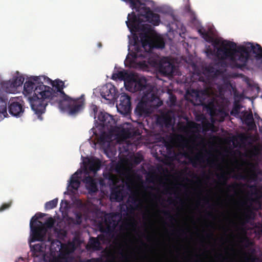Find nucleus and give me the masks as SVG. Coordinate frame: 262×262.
Instances as JSON below:
<instances>
[{"label": "nucleus", "mask_w": 262, "mask_h": 262, "mask_svg": "<svg viewBox=\"0 0 262 262\" xmlns=\"http://www.w3.org/2000/svg\"><path fill=\"white\" fill-rule=\"evenodd\" d=\"M46 81H49L53 88L40 84L36 86L34 96L29 98V103L32 110L40 120H42L41 115L45 112L46 107L49 102H57L59 108L67 112L71 115L75 114L83 108L84 100L83 96L76 99H73L63 91L65 87L63 81L60 79L52 81L46 77Z\"/></svg>", "instance_id": "1"}, {"label": "nucleus", "mask_w": 262, "mask_h": 262, "mask_svg": "<svg viewBox=\"0 0 262 262\" xmlns=\"http://www.w3.org/2000/svg\"><path fill=\"white\" fill-rule=\"evenodd\" d=\"M236 44L233 42H223L216 49V56L221 59H228L233 68L242 69V63L239 57L241 53L239 52L238 47L235 49Z\"/></svg>", "instance_id": "2"}, {"label": "nucleus", "mask_w": 262, "mask_h": 262, "mask_svg": "<svg viewBox=\"0 0 262 262\" xmlns=\"http://www.w3.org/2000/svg\"><path fill=\"white\" fill-rule=\"evenodd\" d=\"M159 100V98L155 93L144 94L135 108V116L138 119L149 116L151 113V106L154 105L153 103Z\"/></svg>", "instance_id": "3"}, {"label": "nucleus", "mask_w": 262, "mask_h": 262, "mask_svg": "<svg viewBox=\"0 0 262 262\" xmlns=\"http://www.w3.org/2000/svg\"><path fill=\"white\" fill-rule=\"evenodd\" d=\"M46 215V214L45 213L37 212L31 219L30 222L31 242H34L35 241L43 242L45 241L47 230L43 225L42 222L38 221V220L42 218Z\"/></svg>", "instance_id": "4"}, {"label": "nucleus", "mask_w": 262, "mask_h": 262, "mask_svg": "<svg viewBox=\"0 0 262 262\" xmlns=\"http://www.w3.org/2000/svg\"><path fill=\"white\" fill-rule=\"evenodd\" d=\"M142 48L146 52H151L154 49H163L165 41L160 34H140Z\"/></svg>", "instance_id": "5"}, {"label": "nucleus", "mask_w": 262, "mask_h": 262, "mask_svg": "<svg viewBox=\"0 0 262 262\" xmlns=\"http://www.w3.org/2000/svg\"><path fill=\"white\" fill-rule=\"evenodd\" d=\"M189 1V0H188ZM185 13L190 17L189 25L196 29L198 33H216V29L213 24L208 23L205 26H203L200 21L197 19L195 12L191 9L189 2L184 8Z\"/></svg>", "instance_id": "6"}, {"label": "nucleus", "mask_w": 262, "mask_h": 262, "mask_svg": "<svg viewBox=\"0 0 262 262\" xmlns=\"http://www.w3.org/2000/svg\"><path fill=\"white\" fill-rule=\"evenodd\" d=\"M238 51L241 53L240 60L242 61V67H245L247 62L252 53L258 59H262V48L258 45H254L251 42H248L245 45L238 47Z\"/></svg>", "instance_id": "7"}, {"label": "nucleus", "mask_w": 262, "mask_h": 262, "mask_svg": "<svg viewBox=\"0 0 262 262\" xmlns=\"http://www.w3.org/2000/svg\"><path fill=\"white\" fill-rule=\"evenodd\" d=\"M25 78L22 75L14 77L12 80L3 81L0 83V92L15 94L17 88L23 84Z\"/></svg>", "instance_id": "8"}, {"label": "nucleus", "mask_w": 262, "mask_h": 262, "mask_svg": "<svg viewBox=\"0 0 262 262\" xmlns=\"http://www.w3.org/2000/svg\"><path fill=\"white\" fill-rule=\"evenodd\" d=\"M127 87L133 89L134 91H142L143 95L145 94L154 93L153 87L151 85L147 83L146 79L144 77L136 78L134 76L133 79L129 81Z\"/></svg>", "instance_id": "9"}, {"label": "nucleus", "mask_w": 262, "mask_h": 262, "mask_svg": "<svg viewBox=\"0 0 262 262\" xmlns=\"http://www.w3.org/2000/svg\"><path fill=\"white\" fill-rule=\"evenodd\" d=\"M46 79L45 76H31L26 81L24 85L23 94L27 96L31 94L33 92H34L32 96L28 97L29 101V98L34 96V91L36 86L40 84H43V81L46 82Z\"/></svg>", "instance_id": "10"}, {"label": "nucleus", "mask_w": 262, "mask_h": 262, "mask_svg": "<svg viewBox=\"0 0 262 262\" xmlns=\"http://www.w3.org/2000/svg\"><path fill=\"white\" fill-rule=\"evenodd\" d=\"M117 225L118 222L114 214H106L104 215V224H100L99 226V231L110 236L113 234Z\"/></svg>", "instance_id": "11"}, {"label": "nucleus", "mask_w": 262, "mask_h": 262, "mask_svg": "<svg viewBox=\"0 0 262 262\" xmlns=\"http://www.w3.org/2000/svg\"><path fill=\"white\" fill-rule=\"evenodd\" d=\"M160 73L164 75H171L173 73L174 66L168 57H163L158 62H155Z\"/></svg>", "instance_id": "12"}, {"label": "nucleus", "mask_w": 262, "mask_h": 262, "mask_svg": "<svg viewBox=\"0 0 262 262\" xmlns=\"http://www.w3.org/2000/svg\"><path fill=\"white\" fill-rule=\"evenodd\" d=\"M117 107L118 112L122 114L127 115L131 111L130 97L126 94H121Z\"/></svg>", "instance_id": "13"}, {"label": "nucleus", "mask_w": 262, "mask_h": 262, "mask_svg": "<svg viewBox=\"0 0 262 262\" xmlns=\"http://www.w3.org/2000/svg\"><path fill=\"white\" fill-rule=\"evenodd\" d=\"M126 194V191L123 183L111 187V200L118 202L123 200Z\"/></svg>", "instance_id": "14"}, {"label": "nucleus", "mask_w": 262, "mask_h": 262, "mask_svg": "<svg viewBox=\"0 0 262 262\" xmlns=\"http://www.w3.org/2000/svg\"><path fill=\"white\" fill-rule=\"evenodd\" d=\"M100 94L102 98L110 101H113L118 97L117 90L112 84H107L103 86Z\"/></svg>", "instance_id": "15"}, {"label": "nucleus", "mask_w": 262, "mask_h": 262, "mask_svg": "<svg viewBox=\"0 0 262 262\" xmlns=\"http://www.w3.org/2000/svg\"><path fill=\"white\" fill-rule=\"evenodd\" d=\"M9 112L13 116L19 117L22 116L24 112L23 105L19 102L11 100L9 106Z\"/></svg>", "instance_id": "16"}, {"label": "nucleus", "mask_w": 262, "mask_h": 262, "mask_svg": "<svg viewBox=\"0 0 262 262\" xmlns=\"http://www.w3.org/2000/svg\"><path fill=\"white\" fill-rule=\"evenodd\" d=\"M98 119L100 122L101 125L104 127L108 128L113 127L115 124V120L112 116L107 113L101 112L99 114Z\"/></svg>", "instance_id": "17"}, {"label": "nucleus", "mask_w": 262, "mask_h": 262, "mask_svg": "<svg viewBox=\"0 0 262 262\" xmlns=\"http://www.w3.org/2000/svg\"><path fill=\"white\" fill-rule=\"evenodd\" d=\"M82 181L85 184V187L91 194L96 193L98 191L97 182L95 178L90 176H86Z\"/></svg>", "instance_id": "18"}, {"label": "nucleus", "mask_w": 262, "mask_h": 262, "mask_svg": "<svg viewBox=\"0 0 262 262\" xmlns=\"http://www.w3.org/2000/svg\"><path fill=\"white\" fill-rule=\"evenodd\" d=\"M133 78V75L129 74L125 70L120 71L117 73H113L112 77V79L113 80L118 79L120 80H123L126 87H127L129 81H130Z\"/></svg>", "instance_id": "19"}, {"label": "nucleus", "mask_w": 262, "mask_h": 262, "mask_svg": "<svg viewBox=\"0 0 262 262\" xmlns=\"http://www.w3.org/2000/svg\"><path fill=\"white\" fill-rule=\"evenodd\" d=\"M169 30L168 33H185L186 29L179 21L176 20L169 24Z\"/></svg>", "instance_id": "20"}, {"label": "nucleus", "mask_w": 262, "mask_h": 262, "mask_svg": "<svg viewBox=\"0 0 262 262\" xmlns=\"http://www.w3.org/2000/svg\"><path fill=\"white\" fill-rule=\"evenodd\" d=\"M103 177L105 179L108 180V184L111 188L118 185V184L120 182V179L116 175L108 172L104 173Z\"/></svg>", "instance_id": "21"}, {"label": "nucleus", "mask_w": 262, "mask_h": 262, "mask_svg": "<svg viewBox=\"0 0 262 262\" xmlns=\"http://www.w3.org/2000/svg\"><path fill=\"white\" fill-rule=\"evenodd\" d=\"M8 98L6 95L0 93V115L4 117L7 115V105Z\"/></svg>", "instance_id": "22"}, {"label": "nucleus", "mask_w": 262, "mask_h": 262, "mask_svg": "<svg viewBox=\"0 0 262 262\" xmlns=\"http://www.w3.org/2000/svg\"><path fill=\"white\" fill-rule=\"evenodd\" d=\"M88 165L89 170L95 172L100 169L101 162L98 159H93L89 161Z\"/></svg>", "instance_id": "23"}, {"label": "nucleus", "mask_w": 262, "mask_h": 262, "mask_svg": "<svg viewBox=\"0 0 262 262\" xmlns=\"http://www.w3.org/2000/svg\"><path fill=\"white\" fill-rule=\"evenodd\" d=\"M78 171H77L72 176L69 185L70 188L74 190H77L80 184V182L78 180Z\"/></svg>", "instance_id": "24"}, {"label": "nucleus", "mask_w": 262, "mask_h": 262, "mask_svg": "<svg viewBox=\"0 0 262 262\" xmlns=\"http://www.w3.org/2000/svg\"><path fill=\"white\" fill-rule=\"evenodd\" d=\"M141 36L140 34H130L128 35L129 43L135 46H137L140 43H141Z\"/></svg>", "instance_id": "25"}, {"label": "nucleus", "mask_w": 262, "mask_h": 262, "mask_svg": "<svg viewBox=\"0 0 262 262\" xmlns=\"http://www.w3.org/2000/svg\"><path fill=\"white\" fill-rule=\"evenodd\" d=\"M30 243H31V242L30 241ZM30 247L31 251L34 253V255L37 256L36 253L42 252L45 248L46 245L43 243L35 244L34 245H32L30 244Z\"/></svg>", "instance_id": "26"}, {"label": "nucleus", "mask_w": 262, "mask_h": 262, "mask_svg": "<svg viewBox=\"0 0 262 262\" xmlns=\"http://www.w3.org/2000/svg\"><path fill=\"white\" fill-rule=\"evenodd\" d=\"M244 121L248 126H252L255 124L252 113L245 114L244 116Z\"/></svg>", "instance_id": "27"}, {"label": "nucleus", "mask_w": 262, "mask_h": 262, "mask_svg": "<svg viewBox=\"0 0 262 262\" xmlns=\"http://www.w3.org/2000/svg\"><path fill=\"white\" fill-rule=\"evenodd\" d=\"M255 217L254 213L251 210H248L244 214V221L245 223H248Z\"/></svg>", "instance_id": "28"}, {"label": "nucleus", "mask_w": 262, "mask_h": 262, "mask_svg": "<svg viewBox=\"0 0 262 262\" xmlns=\"http://www.w3.org/2000/svg\"><path fill=\"white\" fill-rule=\"evenodd\" d=\"M90 244L93 249L95 250H99L100 247V242L99 239L96 237H92L90 239Z\"/></svg>", "instance_id": "29"}, {"label": "nucleus", "mask_w": 262, "mask_h": 262, "mask_svg": "<svg viewBox=\"0 0 262 262\" xmlns=\"http://www.w3.org/2000/svg\"><path fill=\"white\" fill-rule=\"evenodd\" d=\"M58 203V199H54L50 201L47 202L45 205L46 210H51L57 206Z\"/></svg>", "instance_id": "30"}, {"label": "nucleus", "mask_w": 262, "mask_h": 262, "mask_svg": "<svg viewBox=\"0 0 262 262\" xmlns=\"http://www.w3.org/2000/svg\"><path fill=\"white\" fill-rule=\"evenodd\" d=\"M190 161L191 163L192 164L193 166L195 167L196 163L198 162H204L203 156L202 154H199L196 155L194 157V158L190 159Z\"/></svg>", "instance_id": "31"}, {"label": "nucleus", "mask_w": 262, "mask_h": 262, "mask_svg": "<svg viewBox=\"0 0 262 262\" xmlns=\"http://www.w3.org/2000/svg\"><path fill=\"white\" fill-rule=\"evenodd\" d=\"M120 136L125 139L130 138L132 137V132L125 128H122L120 133Z\"/></svg>", "instance_id": "32"}, {"label": "nucleus", "mask_w": 262, "mask_h": 262, "mask_svg": "<svg viewBox=\"0 0 262 262\" xmlns=\"http://www.w3.org/2000/svg\"><path fill=\"white\" fill-rule=\"evenodd\" d=\"M243 186L244 185L242 183H237L235 182L231 184L227 185V187L228 190L235 191Z\"/></svg>", "instance_id": "33"}, {"label": "nucleus", "mask_w": 262, "mask_h": 262, "mask_svg": "<svg viewBox=\"0 0 262 262\" xmlns=\"http://www.w3.org/2000/svg\"><path fill=\"white\" fill-rule=\"evenodd\" d=\"M55 224V220L52 217H49L43 224V225L46 228H51L53 227Z\"/></svg>", "instance_id": "34"}, {"label": "nucleus", "mask_w": 262, "mask_h": 262, "mask_svg": "<svg viewBox=\"0 0 262 262\" xmlns=\"http://www.w3.org/2000/svg\"><path fill=\"white\" fill-rule=\"evenodd\" d=\"M217 177L220 180L223 182L222 184L223 185H227V181L228 178L226 176V173L223 172L220 175L218 176Z\"/></svg>", "instance_id": "35"}, {"label": "nucleus", "mask_w": 262, "mask_h": 262, "mask_svg": "<svg viewBox=\"0 0 262 262\" xmlns=\"http://www.w3.org/2000/svg\"><path fill=\"white\" fill-rule=\"evenodd\" d=\"M202 35V37L206 39L207 41L210 42H213L214 41V38L210 36L212 34H201Z\"/></svg>", "instance_id": "36"}, {"label": "nucleus", "mask_w": 262, "mask_h": 262, "mask_svg": "<svg viewBox=\"0 0 262 262\" xmlns=\"http://www.w3.org/2000/svg\"><path fill=\"white\" fill-rule=\"evenodd\" d=\"M82 214L80 212L75 213L76 224L80 225L82 223Z\"/></svg>", "instance_id": "37"}, {"label": "nucleus", "mask_w": 262, "mask_h": 262, "mask_svg": "<svg viewBox=\"0 0 262 262\" xmlns=\"http://www.w3.org/2000/svg\"><path fill=\"white\" fill-rule=\"evenodd\" d=\"M164 215L170 221H175L174 217L171 215L170 211H164L163 212Z\"/></svg>", "instance_id": "38"}, {"label": "nucleus", "mask_w": 262, "mask_h": 262, "mask_svg": "<svg viewBox=\"0 0 262 262\" xmlns=\"http://www.w3.org/2000/svg\"><path fill=\"white\" fill-rule=\"evenodd\" d=\"M11 205L10 203H5L3 204L1 207H0V212L4 211L5 210L8 209L10 207Z\"/></svg>", "instance_id": "39"}, {"label": "nucleus", "mask_w": 262, "mask_h": 262, "mask_svg": "<svg viewBox=\"0 0 262 262\" xmlns=\"http://www.w3.org/2000/svg\"><path fill=\"white\" fill-rule=\"evenodd\" d=\"M126 209L127 211L130 213H132L135 210L134 207L131 204L127 205L126 206Z\"/></svg>", "instance_id": "40"}, {"label": "nucleus", "mask_w": 262, "mask_h": 262, "mask_svg": "<svg viewBox=\"0 0 262 262\" xmlns=\"http://www.w3.org/2000/svg\"><path fill=\"white\" fill-rule=\"evenodd\" d=\"M129 199L133 204H135L137 201V197L135 195L129 196Z\"/></svg>", "instance_id": "41"}, {"label": "nucleus", "mask_w": 262, "mask_h": 262, "mask_svg": "<svg viewBox=\"0 0 262 262\" xmlns=\"http://www.w3.org/2000/svg\"><path fill=\"white\" fill-rule=\"evenodd\" d=\"M96 238L99 239V241H104L106 239L105 236L104 234H99L96 237Z\"/></svg>", "instance_id": "42"}, {"label": "nucleus", "mask_w": 262, "mask_h": 262, "mask_svg": "<svg viewBox=\"0 0 262 262\" xmlns=\"http://www.w3.org/2000/svg\"><path fill=\"white\" fill-rule=\"evenodd\" d=\"M170 102H171L172 104H174L176 100H177V98L176 97L174 96V95H171L170 96Z\"/></svg>", "instance_id": "43"}, {"label": "nucleus", "mask_w": 262, "mask_h": 262, "mask_svg": "<svg viewBox=\"0 0 262 262\" xmlns=\"http://www.w3.org/2000/svg\"><path fill=\"white\" fill-rule=\"evenodd\" d=\"M239 107L238 106H235L233 109L232 113L234 112L235 113L238 114L239 113Z\"/></svg>", "instance_id": "44"}, {"label": "nucleus", "mask_w": 262, "mask_h": 262, "mask_svg": "<svg viewBox=\"0 0 262 262\" xmlns=\"http://www.w3.org/2000/svg\"><path fill=\"white\" fill-rule=\"evenodd\" d=\"M121 255H122V257L124 259H125L126 260H128V256H127L126 255H125V254H123L122 252H121Z\"/></svg>", "instance_id": "45"}, {"label": "nucleus", "mask_w": 262, "mask_h": 262, "mask_svg": "<svg viewBox=\"0 0 262 262\" xmlns=\"http://www.w3.org/2000/svg\"><path fill=\"white\" fill-rule=\"evenodd\" d=\"M199 125L197 123H192V126H191L192 128H198V126H199Z\"/></svg>", "instance_id": "46"}, {"label": "nucleus", "mask_w": 262, "mask_h": 262, "mask_svg": "<svg viewBox=\"0 0 262 262\" xmlns=\"http://www.w3.org/2000/svg\"><path fill=\"white\" fill-rule=\"evenodd\" d=\"M93 111L95 113L97 112V107L96 105L94 106V108H93Z\"/></svg>", "instance_id": "47"}, {"label": "nucleus", "mask_w": 262, "mask_h": 262, "mask_svg": "<svg viewBox=\"0 0 262 262\" xmlns=\"http://www.w3.org/2000/svg\"><path fill=\"white\" fill-rule=\"evenodd\" d=\"M252 262H262V260H258V259H257V260H256L255 259H253L252 260Z\"/></svg>", "instance_id": "48"}, {"label": "nucleus", "mask_w": 262, "mask_h": 262, "mask_svg": "<svg viewBox=\"0 0 262 262\" xmlns=\"http://www.w3.org/2000/svg\"><path fill=\"white\" fill-rule=\"evenodd\" d=\"M169 190H170V189L169 188H166L165 190V192L166 193H169Z\"/></svg>", "instance_id": "49"}, {"label": "nucleus", "mask_w": 262, "mask_h": 262, "mask_svg": "<svg viewBox=\"0 0 262 262\" xmlns=\"http://www.w3.org/2000/svg\"><path fill=\"white\" fill-rule=\"evenodd\" d=\"M239 179H245L246 177H245V176H244L243 175H240Z\"/></svg>", "instance_id": "50"}, {"label": "nucleus", "mask_w": 262, "mask_h": 262, "mask_svg": "<svg viewBox=\"0 0 262 262\" xmlns=\"http://www.w3.org/2000/svg\"><path fill=\"white\" fill-rule=\"evenodd\" d=\"M210 114H211V115H213V114H214V113H213V108H212H212H210Z\"/></svg>", "instance_id": "51"}, {"label": "nucleus", "mask_w": 262, "mask_h": 262, "mask_svg": "<svg viewBox=\"0 0 262 262\" xmlns=\"http://www.w3.org/2000/svg\"><path fill=\"white\" fill-rule=\"evenodd\" d=\"M104 137L103 136H102L100 137V139L101 141H103L104 140Z\"/></svg>", "instance_id": "52"}, {"label": "nucleus", "mask_w": 262, "mask_h": 262, "mask_svg": "<svg viewBox=\"0 0 262 262\" xmlns=\"http://www.w3.org/2000/svg\"><path fill=\"white\" fill-rule=\"evenodd\" d=\"M205 203L206 204H209V201H208V200L205 199Z\"/></svg>", "instance_id": "53"}, {"label": "nucleus", "mask_w": 262, "mask_h": 262, "mask_svg": "<svg viewBox=\"0 0 262 262\" xmlns=\"http://www.w3.org/2000/svg\"><path fill=\"white\" fill-rule=\"evenodd\" d=\"M98 46L99 48L101 47L102 46V44L101 43L99 42L98 44Z\"/></svg>", "instance_id": "54"}, {"label": "nucleus", "mask_w": 262, "mask_h": 262, "mask_svg": "<svg viewBox=\"0 0 262 262\" xmlns=\"http://www.w3.org/2000/svg\"><path fill=\"white\" fill-rule=\"evenodd\" d=\"M185 34H181V33H180L179 35L181 37H184V36H183L182 35H185Z\"/></svg>", "instance_id": "55"}, {"label": "nucleus", "mask_w": 262, "mask_h": 262, "mask_svg": "<svg viewBox=\"0 0 262 262\" xmlns=\"http://www.w3.org/2000/svg\"><path fill=\"white\" fill-rule=\"evenodd\" d=\"M208 216H210L212 215V214L211 213H208Z\"/></svg>", "instance_id": "56"}, {"label": "nucleus", "mask_w": 262, "mask_h": 262, "mask_svg": "<svg viewBox=\"0 0 262 262\" xmlns=\"http://www.w3.org/2000/svg\"><path fill=\"white\" fill-rule=\"evenodd\" d=\"M212 234H210L208 235V237H211V236H212Z\"/></svg>", "instance_id": "57"}, {"label": "nucleus", "mask_w": 262, "mask_h": 262, "mask_svg": "<svg viewBox=\"0 0 262 262\" xmlns=\"http://www.w3.org/2000/svg\"><path fill=\"white\" fill-rule=\"evenodd\" d=\"M85 174H88V171L86 170H85Z\"/></svg>", "instance_id": "58"}, {"label": "nucleus", "mask_w": 262, "mask_h": 262, "mask_svg": "<svg viewBox=\"0 0 262 262\" xmlns=\"http://www.w3.org/2000/svg\"><path fill=\"white\" fill-rule=\"evenodd\" d=\"M223 260H227V258H226V257H224V258H223Z\"/></svg>", "instance_id": "59"}, {"label": "nucleus", "mask_w": 262, "mask_h": 262, "mask_svg": "<svg viewBox=\"0 0 262 262\" xmlns=\"http://www.w3.org/2000/svg\"><path fill=\"white\" fill-rule=\"evenodd\" d=\"M142 244L143 245H145V244L144 242H142Z\"/></svg>", "instance_id": "60"}, {"label": "nucleus", "mask_w": 262, "mask_h": 262, "mask_svg": "<svg viewBox=\"0 0 262 262\" xmlns=\"http://www.w3.org/2000/svg\"><path fill=\"white\" fill-rule=\"evenodd\" d=\"M100 184H101V185H102V181H100Z\"/></svg>", "instance_id": "61"}, {"label": "nucleus", "mask_w": 262, "mask_h": 262, "mask_svg": "<svg viewBox=\"0 0 262 262\" xmlns=\"http://www.w3.org/2000/svg\"><path fill=\"white\" fill-rule=\"evenodd\" d=\"M169 201H170V203H171L172 202H171V200H169Z\"/></svg>", "instance_id": "62"}, {"label": "nucleus", "mask_w": 262, "mask_h": 262, "mask_svg": "<svg viewBox=\"0 0 262 262\" xmlns=\"http://www.w3.org/2000/svg\"><path fill=\"white\" fill-rule=\"evenodd\" d=\"M134 57H136V55H135V54H134Z\"/></svg>", "instance_id": "63"}, {"label": "nucleus", "mask_w": 262, "mask_h": 262, "mask_svg": "<svg viewBox=\"0 0 262 262\" xmlns=\"http://www.w3.org/2000/svg\"><path fill=\"white\" fill-rule=\"evenodd\" d=\"M253 187V186H249V187H250V188H251V187Z\"/></svg>", "instance_id": "64"}]
</instances>
